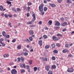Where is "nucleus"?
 <instances>
[{
	"label": "nucleus",
	"instance_id": "36",
	"mask_svg": "<svg viewBox=\"0 0 74 74\" xmlns=\"http://www.w3.org/2000/svg\"><path fill=\"white\" fill-rule=\"evenodd\" d=\"M0 44H2V46L3 47H5V44L3 43H1Z\"/></svg>",
	"mask_w": 74,
	"mask_h": 74
},
{
	"label": "nucleus",
	"instance_id": "30",
	"mask_svg": "<svg viewBox=\"0 0 74 74\" xmlns=\"http://www.w3.org/2000/svg\"><path fill=\"white\" fill-rule=\"evenodd\" d=\"M34 71H37V67H35L34 68Z\"/></svg>",
	"mask_w": 74,
	"mask_h": 74
},
{
	"label": "nucleus",
	"instance_id": "5",
	"mask_svg": "<svg viewBox=\"0 0 74 74\" xmlns=\"http://www.w3.org/2000/svg\"><path fill=\"white\" fill-rule=\"evenodd\" d=\"M40 59H42V60H43V61H46V62H47L48 61V59L46 57H40Z\"/></svg>",
	"mask_w": 74,
	"mask_h": 74
},
{
	"label": "nucleus",
	"instance_id": "27",
	"mask_svg": "<svg viewBox=\"0 0 74 74\" xmlns=\"http://www.w3.org/2000/svg\"><path fill=\"white\" fill-rule=\"evenodd\" d=\"M53 73L52 71L50 70L48 72V74H52Z\"/></svg>",
	"mask_w": 74,
	"mask_h": 74
},
{
	"label": "nucleus",
	"instance_id": "51",
	"mask_svg": "<svg viewBox=\"0 0 74 74\" xmlns=\"http://www.w3.org/2000/svg\"><path fill=\"white\" fill-rule=\"evenodd\" d=\"M65 47L66 48H68V47H69V45L68 44H66Z\"/></svg>",
	"mask_w": 74,
	"mask_h": 74
},
{
	"label": "nucleus",
	"instance_id": "9",
	"mask_svg": "<svg viewBox=\"0 0 74 74\" xmlns=\"http://www.w3.org/2000/svg\"><path fill=\"white\" fill-rule=\"evenodd\" d=\"M66 3L68 4H71L72 3V1L71 0H66Z\"/></svg>",
	"mask_w": 74,
	"mask_h": 74
},
{
	"label": "nucleus",
	"instance_id": "56",
	"mask_svg": "<svg viewBox=\"0 0 74 74\" xmlns=\"http://www.w3.org/2000/svg\"><path fill=\"white\" fill-rule=\"evenodd\" d=\"M54 28L55 29H59L60 27H55Z\"/></svg>",
	"mask_w": 74,
	"mask_h": 74
},
{
	"label": "nucleus",
	"instance_id": "1",
	"mask_svg": "<svg viewBox=\"0 0 74 74\" xmlns=\"http://www.w3.org/2000/svg\"><path fill=\"white\" fill-rule=\"evenodd\" d=\"M39 9L40 11H43V5L42 4H40L39 7Z\"/></svg>",
	"mask_w": 74,
	"mask_h": 74
},
{
	"label": "nucleus",
	"instance_id": "19",
	"mask_svg": "<svg viewBox=\"0 0 74 74\" xmlns=\"http://www.w3.org/2000/svg\"><path fill=\"white\" fill-rule=\"evenodd\" d=\"M3 8H3V6L2 5L0 6V10L1 11H3Z\"/></svg>",
	"mask_w": 74,
	"mask_h": 74
},
{
	"label": "nucleus",
	"instance_id": "39",
	"mask_svg": "<svg viewBox=\"0 0 74 74\" xmlns=\"http://www.w3.org/2000/svg\"><path fill=\"white\" fill-rule=\"evenodd\" d=\"M27 5H32V3H31L28 2L27 3Z\"/></svg>",
	"mask_w": 74,
	"mask_h": 74
},
{
	"label": "nucleus",
	"instance_id": "45",
	"mask_svg": "<svg viewBox=\"0 0 74 74\" xmlns=\"http://www.w3.org/2000/svg\"><path fill=\"white\" fill-rule=\"evenodd\" d=\"M25 41H27V42H30V40H29L28 39H26L25 40Z\"/></svg>",
	"mask_w": 74,
	"mask_h": 74
},
{
	"label": "nucleus",
	"instance_id": "28",
	"mask_svg": "<svg viewBox=\"0 0 74 74\" xmlns=\"http://www.w3.org/2000/svg\"><path fill=\"white\" fill-rule=\"evenodd\" d=\"M51 47L53 48H55V45L54 44H52L51 45Z\"/></svg>",
	"mask_w": 74,
	"mask_h": 74
},
{
	"label": "nucleus",
	"instance_id": "24",
	"mask_svg": "<svg viewBox=\"0 0 74 74\" xmlns=\"http://www.w3.org/2000/svg\"><path fill=\"white\" fill-rule=\"evenodd\" d=\"M17 60H18V61H17V62L18 63V62H21V58H18Z\"/></svg>",
	"mask_w": 74,
	"mask_h": 74
},
{
	"label": "nucleus",
	"instance_id": "38",
	"mask_svg": "<svg viewBox=\"0 0 74 74\" xmlns=\"http://www.w3.org/2000/svg\"><path fill=\"white\" fill-rule=\"evenodd\" d=\"M7 4H11V2L10 1H7Z\"/></svg>",
	"mask_w": 74,
	"mask_h": 74
},
{
	"label": "nucleus",
	"instance_id": "3",
	"mask_svg": "<svg viewBox=\"0 0 74 74\" xmlns=\"http://www.w3.org/2000/svg\"><path fill=\"white\" fill-rule=\"evenodd\" d=\"M11 73L12 74H16L17 73V71L15 69H13L11 71Z\"/></svg>",
	"mask_w": 74,
	"mask_h": 74
},
{
	"label": "nucleus",
	"instance_id": "59",
	"mask_svg": "<svg viewBox=\"0 0 74 74\" xmlns=\"http://www.w3.org/2000/svg\"><path fill=\"white\" fill-rule=\"evenodd\" d=\"M56 45L57 46V47H60V44L57 43L56 44Z\"/></svg>",
	"mask_w": 74,
	"mask_h": 74
},
{
	"label": "nucleus",
	"instance_id": "53",
	"mask_svg": "<svg viewBox=\"0 0 74 74\" xmlns=\"http://www.w3.org/2000/svg\"><path fill=\"white\" fill-rule=\"evenodd\" d=\"M8 16H9L10 18H11L12 17V16L11 14L8 15Z\"/></svg>",
	"mask_w": 74,
	"mask_h": 74
},
{
	"label": "nucleus",
	"instance_id": "10",
	"mask_svg": "<svg viewBox=\"0 0 74 74\" xmlns=\"http://www.w3.org/2000/svg\"><path fill=\"white\" fill-rule=\"evenodd\" d=\"M62 52L63 53H66L67 52H69V50L67 49H65L62 51Z\"/></svg>",
	"mask_w": 74,
	"mask_h": 74
},
{
	"label": "nucleus",
	"instance_id": "64",
	"mask_svg": "<svg viewBox=\"0 0 74 74\" xmlns=\"http://www.w3.org/2000/svg\"><path fill=\"white\" fill-rule=\"evenodd\" d=\"M69 45V46H72V45H73V43H70Z\"/></svg>",
	"mask_w": 74,
	"mask_h": 74
},
{
	"label": "nucleus",
	"instance_id": "44",
	"mask_svg": "<svg viewBox=\"0 0 74 74\" xmlns=\"http://www.w3.org/2000/svg\"><path fill=\"white\" fill-rule=\"evenodd\" d=\"M4 16L5 18H8V15H7L6 14H5Z\"/></svg>",
	"mask_w": 74,
	"mask_h": 74
},
{
	"label": "nucleus",
	"instance_id": "37",
	"mask_svg": "<svg viewBox=\"0 0 74 74\" xmlns=\"http://www.w3.org/2000/svg\"><path fill=\"white\" fill-rule=\"evenodd\" d=\"M60 19L61 21H64V19L63 17H61Z\"/></svg>",
	"mask_w": 74,
	"mask_h": 74
},
{
	"label": "nucleus",
	"instance_id": "50",
	"mask_svg": "<svg viewBox=\"0 0 74 74\" xmlns=\"http://www.w3.org/2000/svg\"><path fill=\"white\" fill-rule=\"evenodd\" d=\"M20 67L21 68H23V64H20Z\"/></svg>",
	"mask_w": 74,
	"mask_h": 74
},
{
	"label": "nucleus",
	"instance_id": "62",
	"mask_svg": "<svg viewBox=\"0 0 74 74\" xmlns=\"http://www.w3.org/2000/svg\"><path fill=\"white\" fill-rule=\"evenodd\" d=\"M27 16H30V14H29V13H27Z\"/></svg>",
	"mask_w": 74,
	"mask_h": 74
},
{
	"label": "nucleus",
	"instance_id": "32",
	"mask_svg": "<svg viewBox=\"0 0 74 74\" xmlns=\"http://www.w3.org/2000/svg\"><path fill=\"white\" fill-rule=\"evenodd\" d=\"M4 40V39L3 38H1L0 40V43H2V41Z\"/></svg>",
	"mask_w": 74,
	"mask_h": 74
},
{
	"label": "nucleus",
	"instance_id": "34",
	"mask_svg": "<svg viewBox=\"0 0 74 74\" xmlns=\"http://www.w3.org/2000/svg\"><path fill=\"white\" fill-rule=\"evenodd\" d=\"M23 67H24V69H26V65L25 64H23Z\"/></svg>",
	"mask_w": 74,
	"mask_h": 74
},
{
	"label": "nucleus",
	"instance_id": "31",
	"mask_svg": "<svg viewBox=\"0 0 74 74\" xmlns=\"http://www.w3.org/2000/svg\"><path fill=\"white\" fill-rule=\"evenodd\" d=\"M21 73H24L25 72V70L24 69H21L20 70Z\"/></svg>",
	"mask_w": 74,
	"mask_h": 74
},
{
	"label": "nucleus",
	"instance_id": "58",
	"mask_svg": "<svg viewBox=\"0 0 74 74\" xmlns=\"http://www.w3.org/2000/svg\"><path fill=\"white\" fill-rule=\"evenodd\" d=\"M8 25L9 26H10V25H11V23L10 22H9L8 23Z\"/></svg>",
	"mask_w": 74,
	"mask_h": 74
},
{
	"label": "nucleus",
	"instance_id": "14",
	"mask_svg": "<svg viewBox=\"0 0 74 74\" xmlns=\"http://www.w3.org/2000/svg\"><path fill=\"white\" fill-rule=\"evenodd\" d=\"M34 33V32L32 30H31L29 31V34L30 35H32Z\"/></svg>",
	"mask_w": 74,
	"mask_h": 74
},
{
	"label": "nucleus",
	"instance_id": "4",
	"mask_svg": "<svg viewBox=\"0 0 74 74\" xmlns=\"http://www.w3.org/2000/svg\"><path fill=\"white\" fill-rule=\"evenodd\" d=\"M73 71L74 69H73V67H72L68 69L67 70V71H68V72H69L70 73L73 72Z\"/></svg>",
	"mask_w": 74,
	"mask_h": 74
},
{
	"label": "nucleus",
	"instance_id": "46",
	"mask_svg": "<svg viewBox=\"0 0 74 74\" xmlns=\"http://www.w3.org/2000/svg\"><path fill=\"white\" fill-rule=\"evenodd\" d=\"M16 41V39H14L13 40H12V42H15V41Z\"/></svg>",
	"mask_w": 74,
	"mask_h": 74
},
{
	"label": "nucleus",
	"instance_id": "22",
	"mask_svg": "<svg viewBox=\"0 0 74 74\" xmlns=\"http://www.w3.org/2000/svg\"><path fill=\"white\" fill-rule=\"evenodd\" d=\"M50 5L52 7H55V6H56L55 4H50Z\"/></svg>",
	"mask_w": 74,
	"mask_h": 74
},
{
	"label": "nucleus",
	"instance_id": "8",
	"mask_svg": "<svg viewBox=\"0 0 74 74\" xmlns=\"http://www.w3.org/2000/svg\"><path fill=\"white\" fill-rule=\"evenodd\" d=\"M26 69H27L28 72L30 73V66L29 65H26Z\"/></svg>",
	"mask_w": 74,
	"mask_h": 74
},
{
	"label": "nucleus",
	"instance_id": "48",
	"mask_svg": "<svg viewBox=\"0 0 74 74\" xmlns=\"http://www.w3.org/2000/svg\"><path fill=\"white\" fill-rule=\"evenodd\" d=\"M24 55L25 56H27V55H28V53H24Z\"/></svg>",
	"mask_w": 74,
	"mask_h": 74
},
{
	"label": "nucleus",
	"instance_id": "21",
	"mask_svg": "<svg viewBox=\"0 0 74 74\" xmlns=\"http://www.w3.org/2000/svg\"><path fill=\"white\" fill-rule=\"evenodd\" d=\"M17 49H21V45H19L17 46Z\"/></svg>",
	"mask_w": 74,
	"mask_h": 74
},
{
	"label": "nucleus",
	"instance_id": "23",
	"mask_svg": "<svg viewBox=\"0 0 74 74\" xmlns=\"http://www.w3.org/2000/svg\"><path fill=\"white\" fill-rule=\"evenodd\" d=\"M21 61L23 62H24V61L25 60V59L23 57H21Z\"/></svg>",
	"mask_w": 74,
	"mask_h": 74
},
{
	"label": "nucleus",
	"instance_id": "35",
	"mask_svg": "<svg viewBox=\"0 0 74 74\" xmlns=\"http://www.w3.org/2000/svg\"><path fill=\"white\" fill-rule=\"evenodd\" d=\"M49 48V45H47L45 47V48L46 49H48V48Z\"/></svg>",
	"mask_w": 74,
	"mask_h": 74
},
{
	"label": "nucleus",
	"instance_id": "54",
	"mask_svg": "<svg viewBox=\"0 0 74 74\" xmlns=\"http://www.w3.org/2000/svg\"><path fill=\"white\" fill-rule=\"evenodd\" d=\"M9 65H13V63L12 62H10L9 63Z\"/></svg>",
	"mask_w": 74,
	"mask_h": 74
},
{
	"label": "nucleus",
	"instance_id": "12",
	"mask_svg": "<svg viewBox=\"0 0 74 74\" xmlns=\"http://www.w3.org/2000/svg\"><path fill=\"white\" fill-rule=\"evenodd\" d=\"M67 23L66 22H64V23H62L61 24V26H63L64 27L66 25H67Z\"/></svg>",
	"mask_w": 74,
	"mask_h": 74
},
{
	"label": "nucleus",
	"instance_id": "43",
	"mask_svg": "<svg viewBox=\"0 0 74 74\" xmlns=\"http://www.w3.org/2000/svg\"><path fill=\"white\" fill-rule=\"evenodd\" d=\"M35 26V25H32L29 26V27H34Z\"/></svg>",
	"mask_w": 74,
	"mask_h": 74
},
{
	"label": "nucleus",
	"instance_id": "17",
	"mask_svg": "<svg viewBox=\"0 0 74 74\" xmlns=\"http://www.w3.org/2000/svg\"><path fill=\"white\" fill-rule=\"evenodd\" d=\"M13 11H14L15 12L17 13V11H16V9H15V8H12L11 9Z\"/></svg>",
	"mask_w": 74,
	"mask_h": 74
},
{
	"label": "nucleus",
	"instance_id": "18",
	"mask_svg": "<svg viewBox=\"0 0 74 74\" xmlns=\"http://www.w3.org/2000/svg\"><path fill=\"white\" fill-rule=\"evenodd\" d=\"M55 26H60V23L59 22H57L55 24Z\"/></svg>",
	"mask_w": 74,
	"mask_h": 74
},
{
	"label": "nucleus",
	"instance_id": "57",
	"mask_svg": "<svg viewBox=\"0 0 74 74\" xmlns=\"http://www.w3.org/2000/svg\"><path fill=\"white\" fill-rule=\"evenodd\" d=\"M41 14L42 15H44V14H45V13H44V12H41Z\"/></svg>",
	"mask_w": 74,
	"mask_h": 74
},
{
	"label": "nucleus",
	"instance_id": "26",
	"mask_svg": "<svg viewBox=\"0 0 74 74\" xmlns=\"http://www.w3.org/2000/svg\"><path fill=\"white\" fill-rule=\"evenodd\" d=\"M56 68V66L55 65H53L52 66H51V69H55Z\"/></svg>",
	"mask_w": 74,
	"mask_h": 74
},
{
	"label": "nucleus",
	"instance_id": "20",
	"mask_svg": "<svg viewBox=\"0 0 74 74\" xmlns=\"http://www.w3.org/2000/svg\"><path fill=\"white\" fill-rule=\"evenodd\" d=\"M32 22H33L32 21H29L27 22V24H28V25H30L31 24H32Z\"/></svg>",
	"mask_w": 74,
	"mask_h": 74
},
{
	"label": "nucleus",
	"instance_id": "29",
	"mask_svg": "<svg viewBox=\"0 0 74 74\" xmlns=\"http://www.w3.org/2000/svg\"><path fill=\"white\" fill-rule=\"evenodd\" d=\"M53 52H54V53H58V51L57 50H55L53 51Z\"/></svg>",
	"mask_w": 74,
	"mask_h": 74
},
{
	"label": "nucleus",
	"instance_id": "49",
	"mask_svg": "<svg viewBox=\"0 0 74 74\" xmlns=\"http://www.w3.org/2000/svg\"><path fill=\"white\" fill-rule=\"evenodd\" d=\"M44 29L45 30H48V28L46 27H45Z\"/></svg>",
	"mask_w": 74,
	"mask_h": 74
},
{
	"label": "nucleus",
	"instance_id": "40",
	"mask_svg": "<svg viewBox=\"0 0 74 74\" xmlns=\"http://www.w3.org/2000/svg\"><path fill=\"white\" fill-rule=\"evenodd\" d=\"M57 36H60V37H62V35L60 34H57Z\"/></svg>",
	"mask_w": 74,
	"mask_h": 74
},
{
	"label": "nucleus",
	"instance_id": "42",
	"mask_svg": "<svg viewBox=\"0 0 74 74\" xmlns=\"http://www.w3.org/2000/svg\"><path fill=\"white\" fill-rule=\"evenodd\" d=\"M29 63H30V64H32V60H29Z\"/></svg>",
	"mask_w": 74,
	"mask_h": 74
},
{
	"label": "nucleus",
	"instance_id": "61",
	"mask_svg": "<svg viewBox=\"0 0 74 74\" xmlns=\"http://www.w3.org/2000/svg\"><path fill=\"white\" fill-rule=\"evenodd\" d=\"M5 36L6 37H10V35H7Z\"/></svg>",
	"mask_w": 74,
	"mask_h": 74
},
{
	"label": "nucleus",
	"instance_id": "33",
	"mask_svg": "<svg viewBox=\"0 0 74 74\" xmlns=\"http://www.w3.org/2000/svg\"><path fill=\"white\" fill-rule=\"evenodd\" d=\"M21 11V10L20 8H17V11H18V12H19V11Z\"/></svg>",
	"mask_w": 74,
	"mask_h": 74
},
{
	"label": "nucleus",
	"instance_id": "52",
	"mask_svg": "<svg viewBox=\"0 0 74 74\" xmlns=\"http://www.w3.org/2000/svg\"><path fill=\"white\" fill-rule=\"evenodd\" d=\"M29 38L30 41H32L33 40V38L32 37H29Z\"/></svg>",
	"mask_w": 74,
	"mask_h": 74
},
{
	"label": "nucleus",
	"instance_id": "2",
	"mask_svg": "<svg viewBox=\"0 0 74 74\" xmlns=\"http://www.w3.org/2000/svg\"><path fill=\"white\" fill-rule=\"evenodd\" d=\"M50 68H51V67L49 65H47L45 66V69L48 71L49 70Z\"/></svg>",
	"mask_w": 74,
	"mask_h": 74
},
{
	"label": "nucleus",
	"instance_id": "60",
	"mask_svg": "<svg viewBox=\"0 0 74 74\" xmlns=\"http://www.w3.org/2000/svg\"><path fill=\"white\" fill-rule=\"evenodd\" d=\"M58 3H60L61 2H62V0H58Z\"/></svg>",
	"mask_w": 74,
	"mask_h": 74
},
{
	"label": "nucleus",
	"instance_id": "13",
	"mask_svg": "<svg viewBox=\"0 0 74 74\" xmlns=\"http://www.w3.org/2000/svg\"><path fill=\"white\" fill-rule=\"evenodd\" d=\"M38 44L40 46H42V40H39L38 42Z\"/></svg>",
	"mask_w": 74,
	"mask_h": 74
},
{
	"label": "nucleus",
	"instance_id": "41",
	"mask_svg": "<svg viewBox=\"0 0 74 74\" xmlns=\"http://www.w3.org/2000/svg\"><path fill=\"white\" fill-rule=\"evenodd\" d=\"M52 59H53V60H55V59H56V58H55V57L54 56H53L52 57Z\"/></svg>",
	"mask_w": 74,
	"mask_h": 74
},
{
	"label": "nucleus",
	"instance_id": "11",
	"mask_svg": "<svg viewBox=\"0 0 74 74\" xmlns=\"http://www.w3.org/2000/svg\"><path fill=\"white\" fill-rule=\"evenodd\" d=\"M4 58H8L9 57V54H6L3 55Z\"/></svg>",
	"mask_w": 74,
	"mask_h": 74
},
{
	"label": "nucleus",
	"instance_id": "15",
	"mask_svg": "<svg viewBox=\"0 0 74 74\" xmlns=\"http://www.w3.org/2000/svg\"><path fill=\"white\" fill-rule=\"evenodd\" d=\"M48 23L49 24V25H52V21L51 20H50L48 22Z\"/></svg>",
	"mask_w": 74,
	"mask_h": 74
},
{
	"label": "nucleus",
	"instance_id": "7",
	"mask_svg": "<svg viewBox=\"0 0 74 74\" xmlns=\"http://www.w3.org/2000/svg\"><path fill=\"white\" fill-rule=\"evenodd\" d=\"M52 38L54 41H58L60 39L59 37H53Z\"/></svg>",
	"mask_w": 74,
	"mask_h": 74
},
{
	"label": "nucleus",
	"instance_id": "25",
	"mask_svg": "<svg viewBox=\"0 0 74 74\" xmlns=\"http://www.w3.org/2000/svg\"><path fill=\"white\" fill-rule=\"evenodd\" d=\"M48 10V8L47 7H45L44 8V11H47V10Z\"/></svg>",
	"mask_w": 74,
	"mask_h": 74
},
{
	"label": "nucleus",
	"instance_id": "16",
	"mask_svg": "<svg viewBox=\"0 0 74 74\" xmlns=\"http://www.w3.org/2000/svg\"><path fill=\"white\" fill-rule=\"evenodd\" d=\"M2 34L4 37H5L6 35L5 34V32L3 31L2 32Z\"/></svg>",
	"mask_w": 74,
	"mask_h": 74
},
{
	"label": "nucleus",
	"instance_id": "6",
	"mask_svg": "<svg viewBox=\"0 0 74 74\" xmlns=\"http://www.w3.org/2000/svg\"><path fill=\"white\" fill-rule=\"evenodd\" d=\"M32 16L33 17V19L32 20V22H34L36 21V15L35 14H32Z\"/></svg>",
	"mask_w": 74,
	"mask_h": 74
},
{
	"label": "nucleus",
	"instance_id": "55",
	"mask_svg": "<svg viewBox=\"0 0 74 74\" xmlns=\"http://www.w3.org/2000/svg\"><path fill=\"white\" fill-rule=\"evenodd\" d=\"M38 24H39V25H41L42 24V21H40L38 23Z\"/></svg>",
	"mask_w": 74,
	"mask_h": 74
},
{
	"label": "nucleus",
	"instance_id": "47",
	"mask_svg": "<svg viewBox=\"0 0 74 74\" xmlns=\"http://www.w3.org/2000/svg\"><path fill=\"white\" fill-rule=\"evenodd\" d=\"M23 51H26V52H28V51H27V49H23Z\"/></svg>",
	"mask_w": 74,
	"mask_h": 74
},
{
	"label": "nucleus",
	"instance_id": "63",
	"mask_svg": "<svg viewBox=\"0 0 74 74\" xmlns=\"http://www.w3.org/2000/svg\"><path fill=\"white\" fill-rule=\"evenodd\" d=\"M44 37H47V36L45 35H44L43 36Z\"/></svg>",
	"mask_w": 74,
	"mask_h": 74
}]
</instances>
